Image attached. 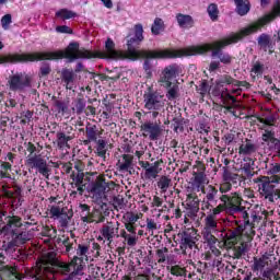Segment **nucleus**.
<instances>
[{"label": "nucleus", "instance_id": "34", "mask_svg": "<svg viewBox=\"0 0 280 280\" xmlns=\"http://www.w3.org/2000/svg\"><path fill=\"white\" fill-rule=\"evenodd\" d=\"M16 248H19V245L14 242L12 236L8 235L7 240L2 242L1 250H3L5 255H12V253H16Z\"/></svg>", "mask_w": 280, "mask_h": 280}, {"label": "nucleus", "instance_id": "14", "mask_svg": "<svg viewBox=\"0 0 280 280\" xmlns=\"http://www.w3.org/2000/svg\"><path fill=\"white\" fill-rule=\"evenodd\" d=\"M254 183L258 185V191L269 202H272V194L275 192V185L270 184V177L259 176L254 178Z\"/></svg>", "mask_w": 280, "mask_h": 280}, {"label": "nucleus", "instance_id": "62", "mask_svg": "<svg viewBox=\"0 0 280 280\" xmlns=\"http://www.w3.org/2000/svg\"><path fill=\"white\" fill-rule=\"evenodd\" d=\"M12 23V14H5L1 19V26L4 30H10V24Z\"/></svg>", "mask_w": 280, "mask_h": 280}, {"label": "nucleus", "instance_id": "17", "mask_svg": "<svg viewBox=\"0 0 280 280\" xmlns=\"http://www.w3.org/2000/svg\"><path fill=\"white\" fill-rule=\"evenodd\" d=\"M23 226V221L21 217L18 215H10L4 218V225L0 230L1 233H5V235H11L12 233H16L19 229Z\"/></svg>", "mask_w": 280, "mask_h": 280}, {"label": "nucleus", "instance_id": "31", "mask_svg": "<svg viewBox=\"0 0 280 280\" xmlns=\"http://www.w3.org/2000/svg\"><path fill=\"white\" fill-rule=\"evenodd\" d=\"M236 5L235 12L238 16H246L250 12V1L249 0H234Z\"/></svg>", "mask_w": 280, "mask_h": 280}, {"label": "nucleus", "instance_id": "22", "mask_svg": "<svg viewBox=\"0 0 280 280\" xmlns=\"http://www.w3.org/2000/svg\"><path fill=\"white\" fill-rule=\"evenodd\" d=\"M60 78H61V82L66 84V89H68L69 91H71V89L75 86L77 75L73 69L63 68L61 70Z\"/></svg>", "mask_w": 280, "mask_h": 280}, {"label": "nucleus", "instance_id": "58", "mask_svg": "<svg viewBox=\"0 0 280 280\" xmlns=\"http://www.w3.org/2000/svg\"><path fill=\"white\" fill-rule=\"evenodd\" d=\"M200 190H197L196 186L190 184L189 186H187L186 188V198H194V197H198Z\"/></svg>", "mask_w": 280, "mask_h": 280}, {"label": "nucleus", "instance_id": "60", "mask_svg": "<svg viewBox=\"0 0 280 280\" xmlns=\"http://www.w3.org/2000/svg\"><path fill=\"white\" fill-rule=\"evenodd\" d=\"M231 189H233V185H231L230 182H225V180L219 187V191L220 194H222V196H226V194H229Z\"/></svg>", "mask_w": 280, "mask_h": 280}, {"label": "nucleus", "instance_id": "51", "mask_svg": "<svg viewBox=\"0 0 280 280\" xmlns=\"http://www.w3.org/2000/svg\"><path fill=\"white\" fill-rule=\"evenodd\" d=\"M167 253H170L167 247H163L156 250L158 264H165V261H167Z\"/></svg>", "mask_w": 280, "mask_h": 280}, {"label": "nucleus", "instance_id": "15", "mask_svg": "<svg viewBox=\"0 0 280 280\" xmlns=\"http://www.w3.org/2000/svg\"><path fill=\"white\" fill-rule=\"evenodd\" d=\"M28 167L32 170H37L45 178H49V166L47 165V160L43 159L40 155H30L26 160Z\"/></svg>", "mask_w": 280, "mask_h": 280}, {"label": "nucleus", "instance_id": "40", "mask_svg": "<svg viewBox=\"0 0 280 280\" xmlns=\"http://www.w3.org/2000/svg\"><path fill=\"white\" fill-rule=\"evenodd\" d=\"M158 187L161 189V194H166L167 189L172 187V178L168 176H161L158 180Z\"/></svg>", "mask_w": 280, "mask_h": 280}, {"label": "nucleus", "instance_id": "10", "mask_svg": "<svg viewBox=\"0 0 280 280\" xmlns=\"http://www.w3.org/2000/svg\"><path fill=\"white\" fill-rule=\"evenodd\" d=\"M215 233H218V219L213 215H207L203 220V229L201 235L206 244L215 242Z\"/></svg>", "mask_w": 280, "mask_h": 280}, {"label": "nucleus", "instance_id": "33", "mask_svg": "<svg viewBox=\"0 0 280 280\" xmlns=\"http://www.w3.org/2000/svg\"><path fill=\"white\" fill-rule=\"evenodd\" d=\"M219 95L221 100H223L224 108H226L229 113H233L234 104H236L237 100L224 91H221Z\"/></svg>", "mask_w": 280, "mask_h": 280}, {"label": "nucleus", "instance_id": "18", "mask_svg": "<svg viewBox=\"0 0 280 280\" xmlns=\"http://www.w3.org/2000/svg\"><path fill=\"white\" fill-rule=\"evenodd\" d=\"M201 191L206 196L202 201V211H207V209H213L218 205V188H215L213 185H209Z\"/></svg>", "mask_w": 280, "mask_h": 280}, {"label": "nucleus", "instance_id": "42", "mask_svg": "<svg viewBox=\"0 0 280 280\" xmlns=\"http://www.w3.org/2000/svg\"><path fill=\"white\" fill-rule=\"evenodd\" d=\"M95 143H96L95 149H96L97 156H101V159H106V152H107L106 140L100 139Z\"/></svg>", "mask_w": 280, "mask_h": 280}, {"label": "nucleus", "instance_id": "6", "mask_svg": "<svg viewBox=\"0 0 280 280\" xmlns=\"http://www.w3.org/2000/svg\"><path fill=\"white\" fill-rule=\"evenodd\" d=\"M145 110H163L165 108V95L149 88L143 94Z\"/></svg>", "mask_w": 280, "mask_h": 280}, {"label": "nucleus", "instance_id": "35", "mask_svg": "<svg viewBox=\"0 0 280 280\" xmlns=\"http://www.w3.org/2000/svg\"><path fill=\"white\" fill-rule=\"evenodd\" d=\"M194 176L195 177L191 185L195 186V189L197 191H203L205 183H207V176H205V174L202 173H195Z\"/></svg>", "mask_w": 280, "mask_h": 280}, {"label": "nucleus", "instance_id": "1", "mask_svg": "<svg viewBox=\"0 0 280 280\" xmlns=\"http://www.w3.org/2000/svg\"><path fill=\"white\" fill-rule=\"evenodd\" d=\"M67 58L69 62L79 60L80 58H110L112 60H130L127 51H119L115 49V42L107 38L105 43V50L98 52H91L84 48H80V44L72 42L68 45L66 50H58L52 52H35V54H9L0 56L2 65H14L16 62H38V60H60Z\"/></svg>", "mask_w": 280, "mask_h": 280}, {"label": "nucleus", "instance_id": "54", "mask_svg": "<svg viewBox=\"0 0 280 280\" xmlns=\"http://www.w3.org/2000/svg\"><path fill=\"white\" fill-rule=\"evenodd\" d=\"M265 67L264 63L256 61L250 70L252 75H261L264 73Z\"/></svg>", "mask_w": 280, "mask_h": 280}, {"label": "nucleus", "instance_id": "55", "mask_svg": "<svg viewBox=\"0 0 280 280\" xmlns=\"http://www.w3.org/2000/svg\"><path fill=\"white\" fill-rule=\"evenodd\" d=\"M170 272L174 277H185V275H186V270L178 265L172 266L170 268Z\"/></svg>", "mask_w": 280, "mask_h": 280}, {"label": "nucleus", "instance_id": "3", "mask_svg": "<svg viewBox=\"0 0 280 280\" xmlns=\"http://www.w3.org/2000/svg\"><path fill=\"white\" fill-rule=\"evenodd\" d=\"M143 40V25L135 26V37L127 42L129 60H139V58H180V50H139L135 45H139Z\"/></svg>", "mask_w": 280, "mask_h": 280}, {"label": "nucleus", "instance_id": "27", "mask_svg": "<svg viewBox=\"0 0 280 280\" xmlns=\"http://www.w3.org/2000/svg\"><path fill=\"white\" fill-rule=\"evenodd\" d=\"M258 45L260 49H264L265 51H269V54H272L275 51V42L270 38V35L268 34H261L258 37Z\"/></svg>", "mask_w": 280, "mask_h": 280}, {"label": "nucleus", "instance_id": "57", "mask_svg": "<svg viewBox=\"0 0 280 280\" xmlns=\"http://www.w3.org/2000/svg\"><path fill=\"white\" fill-rule=\"evenodd\" d=\"M178 85H173V86H170L167 93H166V97L167 100H176V97H178Z\"/></svg>", "mask_w": 280, "mask_h": 280}, {"label": "nucleus", "instance_id": "9", "mask_svg": "<svg viewBox=\"0 0 280 280\" xmlns=\"http://www.w3.org/2000/svg\"><path fill=\"white\" fill-rule=\"evenodd\" d=\"M140 132L144 139H150V141H158L159 137L163 133V128H161V121L147 120L141 124Z\"/></svg>", "mask_w": 280, "mask_h": 280}, {"label": "nucleus", "instance_id": "53", "mask_svg": "<svg viewBox=\"0 0 280 280\" xmlns=\"http://www.w3.org/2000/svg\"><path fill=\"white\" fill-rule=\"evenodd\" d=\"M186 207L200 209V199L198 197H186Z\"/></svg>", "mask_w": 280, "mask_h": 280}, {"label": "nucleus", "instance_id": "61", "mask_svg": "<svg viewBox=\"0 0 280 280\" xmlns=\"http://www.w3.org/2000/svg\"><path fill=\"white\" fill-rule=\"evenodd\" d=\"M259 220H261V217L257 215L256 211L249 209V226H252V230L253 226H255V223L259 222Z\"/></svg>", "mask_w": 280, "mask_h": 280}, {"label": "nucleus", "instance_id": "13", "mask_svg": "<svg viewBox=\"0 0 280 280\" xmlns=\"http://www.w3.org/2000/svg\"><path fill=\"white\" fill-rule=\"evenodd\" d=\"M177 75H180V67L176 63L170 65L162 70L158 82L164 89H170L172 86V80Z\"/></svg>", "mask_w": 280, "mask_h": 280}, {"label": "nucleus", "instance_id": "32", "mask_svg": "<svg viewBox=\"0 0 280 280\" xmlns=\"http://www.w3.org/2000/svg\"><path fill=\"white\" fill-rule=\"evenodd\" d=\"M253 240V235L249 234H245V237L242 238L241 241V246H236L235 248V257L236 259H240L241 256L244 255V253H246V250L248 249V243Z\"/></svg>", "mask_w": 280, "mask_h": 280}, {"label": "nucleus", "instance_id": "64", "mask_svg": "<svg viewBox=\"0 0 280 280\" xmlns=\"http://www.w3.org/2000/svg\"><path fill=\"white\" fill-rule=\"evenodd\" d=\"M268 174H271V175L280 174V164L279 163L271 164L268 171Z\"/></svg>", "mask_w": 280, "mask_h": 280}, {"label": "nucleus", "instance_id": "41", "mask_svg": "<svg viewBox=\"0 0 280 280\" xmlns=\"http://www.w3.org/2000/svg\"><path fill=\"white\" fill-rule=\"evenodd\" d=\"M268 266V256H262L260 258H254L253 271L259 272V270H264V267Z\"/></svg>", "mask_w": 280, "mask_h": 280}, {"label": "nucleus", "instance_id": "2", "mask_svg": "<svg viewBox=\"0 0 280 280\" xmlns=\"http://www.w3.org/2000/svg\"><path fill=\"white\" fill-rule=\"evenodd\" d=\"M277 16H280V2L276 3L271 15L259 19L258 21L247 25L246 27L241 28L240 32L230 34V36L220 42L206 44L203 46L180 49V57L196 56L198 54H207V51H212V58H215V56H218L220 62H222L223 65H231L233 57H231V55L229 54L222 52L221 49H224V47H229V45H235V43H240V40H243L244 38H246V36L257 34V32H259V30H261V27H264L266 23H270V21L277 19Z\"/></svg>", "mask_w": 280, "mask_h": 280}, {"label": "nucleus", "instance_id": "59", "mask_svg": "<svg viewBox=\"0 0 280 280\" xmlns=\"http://www.w3.org/2000/svg\"><path fill=\"white\" fill-rule=\"evenodd\" d=\"M124 197L121 195H118L113 198V206L115 209H124L125 207Z\"/></svg>", "mask_w": 280, "mask_h": 280}, {"label": "nucleus", "instance_id": "37", "mask_svg": "<svg viewBox=\"0 0 280 280\" xmlns=\"http://www.w3.org/2000/svg\"><path fill=\"white\" fill-rule=\"evenodd\" d=\"M144 58V62H143V69L144 72L147 74V78H152V69H154V66L152 65V59L154 57H139V59ZM162 58H177V57H158V59H162Z\"/></svg>", "mask_w": 280, "mask_h": 280}, {"label": "nucleus", "instance_id": "26", "mask_svg": "<svg viewBox=\"0 0 280 280\" xmlns=\"http://www.w3.org/2000/svg\"><path fill=\"white\" fill-rule=\"evenodd\" d=\"M176 21L177 25L182 27V30H191L195 25L194 18L188 14L177 13Z\"/></svg>", "mask_w": 280, "mask_h": 280}, {"label": "nucleus", "instance_id": "45", "mask_svg": "<svg viewBox=\"0 0 280 280\" xmlns=\"http://www.w3.org/2000/svg\"><path fill=\"white\" fill-rule=\"evenodd\" d=\"M77 255L79 259H82L83 261L85 259L86 261H89V246L80 244L77 248Z\"/></svg>", "mask_w": 280, "mask_h": 280}, {"label": "nucleus", "instance_id": "29", "mask_svg": "<svg viewBox=\"0 0 280 280\" xmlns=\"http://www.w3.org/2000/svg\"><path fill=\"white\" fill-rule=\"evenodd\" d=\"M135 156L130 154H124L120 160L117 162V170L120 172H130L132 170V161Z\"/></svg>", "mask_w": 280, "mask_h": 280}, {"label": "nucleus", "instance_id": "20", "mask_svg": "<svg viewBox=\"0 0 280 280\" xmlns=\"http://www.w3.org/2000/svg\"><path fill=\"white\" fill-rule=\"evenodd\" d=\"M125 229L126 230L120 231V237L127 242L128 246H137V242H139V236H137V228L130 223H125Z\"/></svg>", "mask_w": 280, "mask_h": 280}, {"label": "nucleus", "instance_id": "49", "mask_svg": "<svg viewBox=\"0 0 280 280\" xmlns=\"http://www.w3.org/2000/svg\"><path fill=\"white\" fill-rule=\"evenodd\" d=\"M74 106L72 110L77 112V115H82L84 113V108H86V103L82 98H78L74 101Z\"/></svg>", "mask_w": 280, "mask_h": 280}, {"label": "nucleus", "instance_id": "36", "mask_svg": "<svg viewBox=\"0 0 280 280\" xmlns=\"http://www.w3.org/2000/svg\"><path fill=\"white\" fill-rule=\"evenodd\" d=\"M85 135H86V139H88L89 143H91V141L96 142L97 136L100 135V130L97 129L96 125L89 124L85 127Z\"/></svg>", "mask_w": 280, "mask_h": 280}, {"label": "nucleus", "instance_id": "56", "mask_svg": "<svg viewBox=\"0 0 280 280\" xmlns=\"http://www.w3.org/2000/svg\"><path fill=\"white\" fill-rule=\"evenodd\" d=\"M243 178H253L255 176V171L249 164H244L242 167Z\"/></svg>", "mask_w": 280, "mask_h": 280}, {"label": "nucleus", "instance_id": "11", "mask_svg": "<svg viewBox=\"0 0 280 280\" xmlns=\"http://www.w3.org/2000/svg\"><path fill=\"white\" fill-rule=\"evenodd\" d=\"M8 86L11 91H19L20 93L32 86V79L25 73H15L9 77Z\"/></svg>", "mask_w": 280, "mask_h": 280}, {"label": "nucleus", "instance_id": "23", "mask_svg": "<svg viewBox=\"0 0 280 280\" xmlns=\"http://www.w3.org/2000/svg\"><path fill=\"white\" fill-rule=\"evenodd\" d=\"M197 241L198 240L196 238V232H184L182 234L180 240V248L182 250H184V254L187 250V248H194V246H196Z\"/></svg>", "mask_w": 280, "mask_h": 280}, {"label": "nucleus", "instance_id": "7", "mask_svg": "<svg viewBox=\"0 0 280 280\" xmlns=\"http://www.w3.org/2000/svg\"><path fill=\"white\" fill-rule=\"evenodd\" d=\"M250 208H246L244 206L241 207H234L230 209L228 213L233 215V218H237L236 224H240V222H243V233L244 235H255V230H253V226H250V217H249Z\"/></svg>", "mask_w": 280, "mask_h": 280}, {"label": "nucleus", "instance_id": "43", "mask_svg": "<svg viewBox=\"0 0 280 280\" xmlns=\"http://www.w3.org/2000/svg\"><path fill=\"white\" fill-rule=\"evenodd\" d=\"M259 124H262V128H266V126H275L277 124V116L275 114H269L265 117H258Z\"/></svg>", "mask_w": 280, "mask_h": 280}, {"label": "nucleus", "instance_id": "12", "mask_svg": "<svg viewBox=\"0 0 280 280\" xmlns=\"http://www.w3.org/2000/svg\"><path fill=\"white\" fill-rule=\"evenodd\" d=\"M109 190L110 185L106 183V178H104L103 176L96 177V179L92 183L90 188V192L95 202H100L102 198H106V194Z\"/></svg>", "mask_w": 280, "mask_h": 280}, {"label": "nucleus", "instance_id": "28", "mask_svg": "<svg viewBox=\"0 0 280 280\" xmlns=\"http://www.w3.org/2000/svg\"><path fill=\"white\" fill-rule=\"evenodd\" d=\"M9 237H12L13 242L16 243L19 246H23V244H26V242H30V240H32V233H30V231H18L9 234Z\"/></svg>", "mask_w": 280, "mask_h": 280}, {"label": "nucleus", "instance_id": "5", "mask_svg": "<svg viewBox=\"0 0 280 280\" xmlns=\"http://www.w3.org/2000/svg\"><path fill=\"white\" fill-rule=\"evenodd\" d=\"M56 272L59 275H71L75 279L84 275V260L78 256H74L70 262L57 261L55 265Z\"/></svg>", "mask_w": 280, "mask_h": 280}, {"label": "nucleus", "instance_id": "46", "mask_svg": "<svg viewBox=\"0 0 280 280\" xmlns=\"http://www.w3.org/2000/svg\"><path fill=\"white\" fill-rule=\"evenodd\" d=\"M163 30H164L163 21L161 20V18H156L154 20V23H153L152 27H151L152 34L158 36V34H161V32H163Z\"/></svg>", "mask_w": 280, "mask_h": 280}, {"label": "nucleus", "instance_id": "30", "mask_svg": "<svg viewBox=\"0 0 280 280\" xmlns=\"http://www.w3.org/2000/svg\"><path fill=\"white\" fill-rule=\"evenodd\" d=\"M257 152V144L253 143L250 140H246L245 143L241 144L238 148V154L241 156H252Z\"/></svg>", "mask_w": 280, "mask_h": 280}, {"label": "nucleus", "instance_id": "4", "mask_svg": "<svg viewBox=\"0 0 280 280\" xmlns=\"http://www.w3.org/2000/svg\"><path fill=\"white\" fill-rule=\"evenodd\" d=\"M58 261L60 260H56V253L54 252L43 255L36 262V267L28 272V277L34 280L51 279L56 272V264Z\"/></svg>", "mask_w": 280, "mask_h": 280}, {"label": "nucleus", "instance_id": "8", "mask_svg": "<svg viewBox=\"0 0 280 280\" xmlns=\"http://www.w3.org/2000/svg\"><path fill=\"white\" fill-rule=\"evenodd\" d=\"M50 215L55 220H58L61 229H67L69 222H71V218H73V211L62 207V201H58L57 205L51 206Z\"/></svg>", "mask_w": 280, "mask_h": 280}, {"label": "nucleus", "instance_id": "25", "mask_svg": "<svg viewBox=\"0 0 280 280\" xmlns=\"http://www.w3.org/2000/svg\"><path fill=\"white\" fill-rule=\"evenodd\" d=\"M220 198H226L225 207L228 213L235 207H242V197L237 192L231 195H221Z\"/></svg>", "mask_w": 280, "mask_h": 280}, {"label": "nucleus", "instance_id": "47", "mask_svg": "<svg viewBox=\"0 0 280 280\" xmlns=\"http://www.w3.org/2000/svg\"><path fill=\"white\" fill-rule=\"evenodd\" d=\"M261 130H264L262 135H261V141H264V143H270L272 141V139L275 138V131L267 129L265 127H261Z\"/></svg>", "mask_w": 280, "mask_h": 280}, {"label": "nucleus", "instance_id": "38", "mask_svg": "<svg viewBox=\"0 0 280 280\" xmlns=\"http://www.w3.org/2000/svg\"><path fill=\"white\" fill-rule=\"evenodd\" d=\"M57 137V147L59 148V150H63V148H69V141H71L72 137L71 136H67L65 132L59 131L56 135Z\"/></svg>", "mask_w": 280, "mask_h": 280}, {"label": "nucleus", "instance_id": "21", "mask_svg": "<svg viewBox=\"0 0 280 280\" xmlns=\"http://www.w3.org/2000/svg\"><path fill=\"white\" fill-rule=\"evenodd\" d=\"M74 167L77 172H72L70 175L72 180L71 187L77 189L80 196H82L84 194V187H86V185H84V173L80 171V166L75 165Z\"/></svg>", "mask_w": 280, "mask_h": 280}, {"label": "nucleus", "instance_id": "52", "mask_svg": "<svg viewBox=\"0 0 280 280\" xmlns=\"http://www.w3.org/2000/svg\"><path fill=\"white\" fill-rule=\"evenodd\" d=\"M238 175L235 173H231V171L224 168L223 172V180L226 183H237Z\"/></svg>", "mask_w": 280, "mask_h": 280}, {"label": "nucleus", "instance_id": "19", "mask_svg": "<svg viewBox=\"0 0 280 280\" xmlns=\"http://www.w3.org/2000/svg\"><path fill=\"white\" fill-rule=\"evenodd\" d=\"M139 165L142 167V170H144V178L147 180H154L159 178V174H161L163 170L161 168L160 161H155L154 163L140 161Z\"/></svg>", "mask_w": 280, "mask_h": 280}, {"label": "nucleus", "instance_id": "63", "mask_svg": "<svg viewBox=\"0 0 280 280\" xmlns=\"http://www.w3.org/2000/svg\"><path fill=\"white\" fill-rule=\"evenodd\" d=\"M270 150H280V138H273L268 144Z\"/></svg>", "mask_w": 280, "mask_h": 280}, {"label": "nucleus", "instance_id": "39", "mask_svg": "<svg viewBox=\"0 0 280 280\" xmlns=\"http://www.w3.org/2000/svg\"><path fill=\"white\" fill-rule=\"evenodd\" d=\"M219 199L222 203L218 205L217 207L214 206L211 209H206V211H211V213L208 215L215 218V215H220L221 211H226V197H219Z\"/></svg>", "mask_w": 280, "mask_h": 280}, {"label": "nucleus", "instance_id": "16", "mask_svg": "<svg viewBox=\"0 0 280 280\" xmlns=\"http://www.w3.org/2000/svg\"><path fill=\"white\" fill-rule=\"evenodd\" d=\"M101 235L97 237L98 242L106 240L108 244H113L115 237H119V225H115L113 222H107L100 230Z\"/></svg>", "mask_w": 280, "mask_h": 280}, {"label": "nucleus", "instance_id": "24", "mask_svg": "<svg viewBox=\"0 0 280 280\" xmlns=\"http://www.w3.org/2000/svg\"><path fill=\"white\" fill-rule=\"evenodd\" d=\"M246 237V234H244V226L238 225L235 230H229L225 233L226 242H231L232 244H235V242H241Z\"/></svg>", "mask_w": 280, "mask_h": 280}, {"label": "nucleus", "instance_id": "48", "mask_svg": "<svg viewBox=\"0 0 280 280\" xmlns=\"http://www.w3.org/2000/svg\"><path fill=\"white\" fill-rule=\"evenodd\" d=\"M198 211H200V209L198 208H189L186 206V210H185V224H187V222H189V218L191 220H194L197 215H198Z\"/></svg>", "mask_w": 280, "mask_h": 280}, {"label": "nucleus", "instance_id": "44", "mask_svg": "<svg viewBox=\"0 0 280 280\" xmlns=\"http://www.w3.org/2000/svg\"><path fill=\"white\" fill-rule=\"evenodd\" d=\"M56 16H58L59 19H62L63 21H67L69 19H75L78 14L69 9H61L56 12Z\"/></svg>", "mask_w": 280, "mask_h": 280}, {"label": "nucleus", "instance_id": "50", "mask_svg": "<svg viewBox=\"0 0 280 280\" xmlns=\"http://www.w3.org/2000/svg\"><path fill=\"white\" fill-rule=\"evenodd\" d=\"M207 12H208L211 21H218V15L220 14V10H218V4L211 3L208 7Z\"/></svg>", "mask_w": 280, "mask_h": 280}]
</instances>
